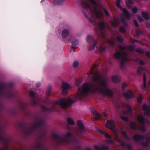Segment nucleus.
I'll list each match as a JSON object with an SVG mask.
<instances>
[{
	"instance_id": "44",
	"label": "nucleus",
	"mask_w": 150,
	"mask_h": 150,
	"mask_svg": "<svg viewBox=\"0 0 150 150\" xmlns=\"http://www.w3.org/2000/svg\"><path fill=\"white\" fill-rule=\"evenodd\" d=\"M18 127L21 128L23 129L25 127V126L24 123L20 122L19 124Z\"/></svg>"
},
{
	"instance_id": "43",
	"label": "nucleus",
	"mask_w": 150,
	"mask_h": 150,
	"mask_svg": "<svg viewBox=\"0 0 150 150\" xmlns=\"http://www.w3.org/2000/svg\"><path fill=\"white\" fill-rule=\"evenodd\" d=\"M143 99L142 95L140 94L137 98V100L139 103H141Z\"/></svg>"
},
{
	"instance_id": "53",
	"label": "nucleus",
	"mask_w": 150,
	"mask_h": 150,
	"mask_svg": "<svg viewBox=\"0 0 150 150\" xmlns=\"http://www.w3.org/2000/svg\"><path fill=\"white\" fill-rule=\"evenodd\" d=\"M127 109L128 112L129 113H131L132 112V110L131 108L129 107V106H127Z\"/></svg>"
},
{
	"instance_id": "62",
	"label": "nucleus",
	"mask_w": 150,
	"mask_h": 150,
	"mask_svg": "<svg viewBox=\"0 0 150 150\" xmlns=\"http://www.w3.org/2000/svg\"><path fill=\"white\" fill-rule=\"evenodd\" d=\"M121 21L123 24L126 22L125 18L124 17H122L121 19Z\"/></svg>"
},
{
	"instance_id": "9",
	"label": "nucleus",
	"mask_w": 150,
	"mask_h": 150,
	"mask_svg": "<svg viewBox=\"0 0 150 150\" xmlns=\"http://www.w3.org/2000/svg\"><path fill=\"white\" fill-rule=\"evenodd\" d=\"M127 53L125 51L121 52L119 51H117L113 54V56L115 58L117 59H120L124 58V56Z\"/></svg>"
},
{
	"instance_id": "12",
	"label": "nucleus",
	"mask_w": 150,
	"mask_h": 150,
	"mask_svg": "<svg viewBox=\"0 0 150 150\" xmlns=\"http://www.w3.org/2000/svg\"><path fill=\"white\" fill-rule=\"evenodd\" d=\"M62 89V93L63 95H66L68 93V90L70 88L71 86L66 83H63L61 85Z\"/></svg>"
},
{
	"instance_id": "59",
	"label": "nucleus",
	"mask_w": 150,
	"mask_h": 150,
	"mask_svg": "<svg viewBox=\"0 0 150 150\" xmlns=\"http://www.w3.org/2000/svg\"><path fill=\"white\" fill-rule=\"evenodd\" d=\"M136 33L137 35H139L142 33V31L138 29L136 30Z\"/></svg>"
},
{
	"instance_id": "11",
	"label": "nucleus",
	"mask_w": 150,
	"mask_h": 150,
	"mask_svg": "<svg viewBox=\"0 0 150 150\" xmlns=\"http://www.w3.org/2000/svg\"><path fill=\"white\" fill-rule=\"evenodd\" d=\"M77 124L79 127V128L77 129L78 133L81 134L84 132L85 129L82 121L81 120H79L77 122Z\"/></svg>"
},
{
	"instance_id": "4",
	"label": "nucleus",
	"mask_w": 150,
	"mask_h": 150,
	"mask_svg": "<svg viewBox=\"0 0 150 150\" xmlns=\"http://www.w3.org/2000/svg\"><path fill=\"white\" fill-rule=\"evenodd\" d=\"M53 137L54 141L58 145L62 144L64 142L69 143L70 139H71L72 142H77L78 140L77 137L70 132L67 133L66 135H64L63 137L56 134H53Z\"/></svg>"
},
{
	"instance_id": "41",
	"label": "nucleus",
	"mask_w": 150,
	"mask_h": 150,
	"mask_svg": "<svg viewBox=\"0 0 150 150\" xmlns=\"http://www.w3.org/2000/svg\"><path fill=\"white\" fill-rule=\"evenodd\" d=\"M117 40L120 43H122L124 41L123 38L120 36H118L116 37Z\"/></svg>"
},
{
	"instance_id": "46",
	"label": "nucleus",
	"mask_w": 150,
	"mask_h": 150,
	"mask_svg": "<svg viewBox=\"0 0 150 150\" xmlns=\"http://www.w3.org/2000/svg\"><path fill=\"white\" fill-rule=\"evenodd\" d=\"M137 16L138 20L139 21V22L141 23L144 21L143 19L141 17V16H140L139 15H137Z\"/></svg>"
},
{
	"instance_id": "5",
	"label": "nucleus",
	"mask_w": 150,
	"mask_h": 150,
	"mask_svg": "<svg viewBox=\"0 0 150 150\" xmlns=\"http://www.w3.org/2000/svg\"><path fill=\"white\" fill-rule=\"evenodd\" d=\"M87 41L88 43L90 44L89 49L90 50H93L95 48L98 42V39H95L92 35H88V36Z\"/></svg>"
},
{
	"instance_id": "1",
	"label": "nucleus",
	"mask_w": 150,
	"mask_h": 150,
	"mask_svg": "<svg viewBox=\"0 0 150 150\" xmlns=\"http://www.w3.org/2000/svg\"><path fill=\"white\" fill-rule=\"evenodd\" d=\"M99 66L98 63L97 62L94 63L91 67L89 72L90 75H94L92 80L94 82H97L100 80L98 83V85L94 86L92 83H86L83 85L82 88L79 86L82 83V81L80 79H78L76 81V86L78 87L79 93L77 96H71L68 98V101L64 98H62L57 101H52L51 103L53 106L50 108L46 107L44 105L41 106V109L44 111L51 113L56 110V105H59L61 107L65 109L67 107L70 105L78 99L81 100L83 98L86 97L91 93H93L97 91H99L109 98L112 97L113 94V92L109 88L108 85V79L104 77L102 79L101 75L99 74L98 71L96 67Z\"/></svg>"
},
{
	"instance_id": "10",
	"label": "nucleus",
	"mask_w": 150,
	"mask_h": 150,
	"mask_svg": "<svg viewBox=\"0 0 150 150\" xmlns=\"http://www.w3.org/2000/svg\"><path fill=\"white\" fill-rule=\"evenodd\" d=\"M29 93L30 96L32 97L30 101L31 104L33 105H39V101L35 98V92L32 91H30Z\"/></svg>"
},
{
	"instance_id": "49",
	"label": "nucleus",
	"mask_w": 150,
	"mask_h": 150,
	"mask_svg": "<svg viewBox=\"0 0 150 150\" xmlns=\"http://www.w3.org/2000/svg\"><path fill=\"white\" fill-rule=\"evenodd\" d=\"M125 66V61L124 60H122L121 61L120 64V67L121 69H123Z\"/></svg>"
},
{
	"instance_id": "2",
	"label": "nucleus",
	"mask_w": 150,
	"mask_h": 150,
	"mask_svg": "<svg viewBox=\"0 0 150 150\" xmlns=\"http://www.w3.org/2000/svg\"><path fill=\"white\" fill-rule=\"evenodd\" d=\"M81 5L83 9V11L85 17L88 19L89 21L92 24L96 25V20L95 17L98 18L100 17L97 7H92L89 2L84 1H81Z\"/></svg>"
},
{
	"instance_id": "56",
	"label": "nucleus",
	"mask_w": 150,
	"mask_h": 150,
	"mask_svg": "<svg viewBox=\"0 0 150 150\" xmlns=\"http://www.w3.org/2000/svg\"><path fill=\"white\" fill-rule=\"evenodd\" d=\"M89 1L93 4L95 5L96 7H98V4L95 0H89Z\"/></svg>"
},
{
	"instance_id": "47",
	"label": "nucleus",
	"mask_w": 150,
	"mask_h": 150,
	"mask_svg": "<svg viewBox=\"0 0 150 150\" xmlns=\"http://www.w3.org/2000/svg\"><path fill=\"white\" fill-rule=\"evenodd\" d=\"M79 64V62L77 61H75L73 64V67L74 68H76Z\"/></svg>"
},
{
	"instance_id": "7",
	"label": "nucleus",
	"mask_w": 150,
	"mask_h": 150,
	"mask_svg": "<svg viewBox=\"0 0 150 150\" xmlns=\"http://www.w3.org/2000/svg\"><path fill=\"white\" fill-rule=\"evenodd\" d=\"M99 27L96 29V33L102 37H103L104 33L103 30L105 28V23L103 21H101L99 23Z\"/></svg>"
},
{
	"instance_id": "32",
	"label": "nucleus",
	"mask_w": 150,
	"mask_h": 150,
	"mask_svg": "<svg viewBox=\"0 0 150 150\" xmlns=\"http://www.w3.org/2000/svg\"><path fill=\"white\" fill-rule=\"evenodd\" d=\"M6 97L8 99H11L15 98L14 94L11 92H8L6 94Z\"/></svg>"
},
{
	"instance_id": "31",
	"label": "nucleus",
	"mask_w": 150,
	"mask_h": 150,
	"mask_svg": "<svg viewBox=\"0 0 150 150\" xmlns=\"http://www.w3.org/2000/svg\"><path fill=\"white\" fill-rule=\"evenodd\" d=\"M133 4V2L132 0H128V1L126 2V5L129 9L132 8V5Z\"/></svg>"
},
{
	"instance_id": "19",
	"label": "nucleus",
	"mask_w": 150,
	"mask_h": 150,
	"mask_svg": "<svg viewBox=\"0 0 150 150\" xmlns=\"http://www.w3.org/2000/svg\"><path fill=\"white\" fill-rule=\"evenodd\" d=\"M90 110L91 112L94 115L96 120L99 119L100 117V115L97 112L94 108H91Z\"/></svg>"
},
{
	"instance_id": "35",
	"label": "nucleus",
	"mask_w": 150,
	"mask_h": 150,
	"mask_svg": "<svg viewBox=\"0 0 150 150\" xmlns=\"http://www.w3.org/2000/svg\"><path fill=\"white\" fill-rule=\"evenodd\" d=\"M52 87L51 86H48L46 91V94L48 98L50 96V94L51 93V91H52Z\"/></svg>"
},
{
	"instance_id": "58",
	"label": "nucleus",
	"mask_w": 150,
	"mask_h": 150,
	"mask_svg": "<svg viewBox=\"0 0 150 150\" xmlns=\"http://www.w3.org/2000/svg\"><path fill=\"white\" fill-rule=\"evenodd\" d=\"M133 22L134 23L135 25V26L137 27H139V24L137 23V21L136 20L134 19L133 20Z\"/></svg>"
},
{
	"instance_id": "45",
	"label": "nucleus",
	"mask_w": 150,
	"mask_h": 150,
	"mask_svg": "<svg viewBox=\"0 0 150 150\" xmlns=\"http://www.w3.org/2000/svg\"><path fill=\"white\" fill-rule=\"evenodd\" d=\"M119 47L121 51V52L125 51L124 50H126V47H125L121 45H120L119 46Z\"/></svg>"
},
{
	"instance_id": "63",
	"label": "nucleus",
	"mask_w": 150,
	"mask_h": 150,
	"mask_svg": "<svg viewBox=\"0 0 150 150\" xmlns=\"http://www.w3.org/2000/svg\"><path fill=\"white\" fill-rule=\"evenodd\" d=\"M145 54L147 57L150 58V52L149 51H147L146 52Z\"/></svg>"
},
{
	"instance_id": "52",
	"label": "nucleus",
	"mask_w": 150,
	"mask_h": 150,
	"mask_svg": "<svg viewBox=\"0 0 150 150\" xmlns=\"http://www.w3.org/2000/svg\"><path fill=\"white\" fill-rule=\"evenodd\" d=\"M103 10L105 15L108 17L110 16V14L107 10L105 8H103Z\"/></svg>"
},
{
	"instance_id": "40",
	"label": "nucleus",
	"mask_w": 150,
	"mask_h": 150,
	"mask_svg": "<svg viewBox=\"0 0 150 150\" xmlns=\"http://www.w3.org/2000/svg\"><path fill=\"white\" fill-rule=\"evenodd\" d=\"M135 50L136 52H138V53L140 54H143L144 53V52L143 50L142 49H141L140 48L136 49Z\"/></svg>"
},
{
	"instance_id": "21",
	"label": "nucleus",
	"mask_w": 150,
	"mask_h": 150,
	"mask_svg": "<svg viewBox=\"0 0 150 150\" xmlns=\"http://www.w3.org/2000/svg\"><path fill=\"white\" fill-rule=\"evenodd\" d=\"M137 120L138 121L141 125H145L146 120L142 115L138 116Z\"/></svg>"
},
{
	"instance_id": "39",
	"label": "nucleus",
	"mask_w": 150,
	"mask_h": 150,
	"mask_svg": "<svg viewBox=\"0 0 150 150\" xmlns=\"http://www.w3.org/2000/svg\"><path fill=\"white\" fill-rule=\"evenodd\" d=\"M119 31L122 33H124L126 31V28L124 26H121L120 27Z\"/></svg>"
},
{
	"instance_id": "50",
	"label": "nucleus",
	"mask_w": 150,
	"mask_h": 150,
	"mask_svg": "<svg viewBox=\"0 0 150 150\" xmlns=\"http://www.w3.org/2000/svg\"><path fill=\"white\" fill-rule=\"evenodd\" d=\"M129 50L132 52H133L135 50V47L132 45L129 46Z\"/></svg>"
},
{
	"instance_id": "20",
	"label": "nucleus",
	"mask_w": 150,
	"mask_h": 150,
	"mask_svg": "<svg viewBox=\"0 0 150 150\" xmlns=\"http://www.w3.org/2000/svg\"><path fill=\"white\" fill-rule=\"evenodd\" d=\"M94 147L95 150H108L109 149L108 147L104 145H102L101 146L95 145Z\"/></svg>"
},
{
	"instance_id": "42",
	"label": "nucleus",
	"mask_w": 150,
	"mask_h": 150,
	"mask_svg": "<svg viewBox=\"0 0 150 150\" xmlns=\"http://www.w3.org/2000/svg\"><path fill=\"white\" fill-rule=\"evenodd\" d=\"M139 129L142 132H145L146 131V129L145 125H141Z\"/></svg>"
},
{
	"instance_id": "22",
	"label": "nucleus",
	"mask_w": 150,
	"mask_h": 150,
	"mask_svg": "<svg viewBox=\"0 0 150 150\" xmlns=\"http://www.w3.org/2000/svg\"><path fill=\"white\" fill-rule=\"evenodd\" d=\"M96 47L97 48V52L98 53H101L105 52L108 47L107 46H103V45H101L99 47Z\"/></svg>"
},
{
	"instance_id": "23",
	"label": "nucleus",
	"mask_w": 150,
	"mask_h": 150,
	"mask_svg": "<svg viewBox=\"0 0 150 150\" xmlns=\"http://www.w3.org/2000/svg\"><path fill=\"white\" fill-rule=\"evenodd\" d=\"M98 131L100 134L104 135L106 138L109 139L112 138V137L105 132L101 130H98Z\"/></svg>"
},
{
	"instance_id": "16",
	"label": "nucleus",
	"mask_w": 150,
	"mask_h": 150,
	"mask_svg": "<svg viewBox=\"0 0 150 150\" xmlns=\"http://www.w3.org/2000/svg\"><path fill=\"white\" fill-rule=\"evenodd\" d=\"M35 147L38 150H46L47 149L42 142H40L37 143L35 144Z\"/></svg>"
},
{
	"instance_id": "29",
	"label": "nucleus",
	"mask_w": 150,
	"mask_h": 150,
	"mask_svg": "<svg viewBox=\"0 0 150 150\" xmlns=\"http://www.w3.org/2000/svg\"><path fill=\"white\" fill-rule=\"evenodd\" d=\"M130 128L132 129L135 130L137 129V126L135 122H132L131 123L129 124Z\"/></svg>"
},
{
	"instance_id": "24",
	"label": "nucleus",
	"mask_w": 150,
	"mask_h": 150,
	"mask_svg": "<svg viewBox=\"0 0 150 150\" xmlns=\"http://www.w3.org/2000/svg\"><path fill=\"white\" fill-rule=\"evenodd\" d=\"M110 23L113 27L116 28L118 25V20L117 18H114L113 20L110 21Z\"/></svg>"
},
{
	"instance_id": "14",
	"label": "nucleus",
	"mask_w": 150,
	"mask_h": 150,
	"mask_svg": "<svg viewBox=\"0 0 150 150\" xmlns=\"http://www.w3.org/2000/svg\"><path fill=\"white\" fill-rule=\"evenodd\" d=\"M107 127L112 130H114L115 128L114 122L113 120H108L106 122Z\"/></svg>"
},
{
	"instance_id": "51",
	"label": "nucleus",
	"mask_w": 150,
	"mask_h": 150,
	"mask_svg": "<svg viewBox=\"0 0 150 150\" xmlns=\"http://www.w3.org/2000/svg\"><path fill=\"white\" fill-rule=\"evenodd\" d=\"M106 142L108 143L113 144L114 143V141L112 139L107 140L106 141Z\"/></svg>"
},
{
	"instance_id": "33",
	"label": "nucleus",
	"mask_w": 150,
	"mask_h": 150,
	"mask_svg": "<svg viewBox=\"0 0 150 150\" xmlns=\"http://www.w3.org/2000/svg\"><path fill=\"white\" fill-rule=\"evenodd\" d=\"M67 122L70 125H74L75 122L72 118L71 117H69L67 119Z\"/></svg>"
},
{
	"instance_id": "26",
	"label": "nucleus",
	"mask_w": 150,
	"mask_h": 150,
	"mask_svg": "<svg viewBox=\"0 0 150 150\" xmlns=\"http://www.w3.org/2000/svg\"><path fill=\"white\" fill-rule=\"evenodd\" d=\"M69 35V32L67 29H64L62 33V36L63 38L67 37Z\"/></svg>"
},
{
	"instance_id": "38",
	"label": "nucleus",
	"mask_w": 150,
	"mask_h": 150,
	"mask_svg": "<svg viewBox=\"0 0 150 150\" xmlns=\"http://www.w3.org/2000/svg\"><path fill=\"white\" fill-rule=\"evenodd\" d=\"M121 133L124 136L125 139H127L128 140H130L126 132L122 131L121 132Z\"/></svg>"
},
{
	"instance_id": "55",
	"label": "nucleus",
	"mask_w": 150,
	"mask_h": 150,
	"mask_svg": "<svg viewBox=\"0 0 150 150\" xmlns=\"http://www.w3.org/2000/svg\"><path fill=\"white\" fill-rule=\"evenodd\" d=\"M127 147L126 148L128 150H133V148L132 146L129 144H127Z\"/></svg>"
},
{
	"instance_id": "3",
	"label": "nucleus",
	"mask_w": 150,
	"mask_h": 150,
	"mask_svg": "<svg viewBox=\"0 0 150 150\" xmlns=\"http://www.w3.org/2000/svg\"><path fill=\"white\" fill-rule=\"evenodd\" d=\"M35 124L33 125L31 127H27L26 134L30 135L34 132L37 131L38 128H39L40 136L42 137L45 136L46 134V131L42 128L44 124L42 118L39 116L35 118Z\"/></svg>"
},
{
	"instance_id": "57",
	"label": "nucleus",
	"mask_w": 150,
	"mask_h": 150,
	"mask_svg": "<svg viewBox=\"0 0 150 150\" xmlns=\"http://www.w3.org/2000/svg\"><path fill=\"white\" fill-rule=\"evenodd\" d=\"M131 9H132V12L134 13H136L138 11V9L136 7H134Z\"/></svg>"
},
{
	"instance_id": "34",
	"label": "nucleus",
	"mask_w": 150,
	"mask_h": 150,
	"mask_svg": "<svg viewBox=\"0 0 150 150\" xmlns=\"http://www.w3.org/2000/svg\"><path fill=\"white\" fill-rule=\"evenodd\" d=\"M5 89V86L4 84H0V96L3 94Z\"/></svg>"
},
{
	"instance_id": "17",
	"label": "nucleus",
	"mask_w": 150,
	"mask_h": 150,
	"mask_svg": "<svg viewBox=\"0 0 150 150\" xmlns=\"http://www.w3.org/2000/svg\"><path fill=\"white\" fill-rule=\"evenodd\" d=\"M145 137V136L137 134L133 136V139L136 142H142L144 140Z\"/></svg>"
},
{
	"instance_id": "48",
	"label": "nucleus",
	"mask_w": 150,
	"mask_h": 150,
	"mask_svg": "<svg viewBox=\"0 0 150 150\" xmlns=\"http://www.w3.org/2000/svg\"><path fill=\"white\" fill-rule=\"evenodd\" d=\"M127 86V85L125 83H124L122 85V90L124 92L125 91V89L126 86Z\"/></svg>"
},
{
	"instance_id": "28",
	"label": "nucleus",
	"mask_w": 150,
	"mask_h": 150,
	"mask_svg": "<svg viewBox=\"0 0 150 150\" xmlns=\"http://www.w3.org/2000/svg\"><path fill=\"white\" fill-rule=\"evenodd\" d=\"M116 140L118 143L121 144V146L122 147H125L126 148L127 147V144H128L126 143L124 140H121L120 139H117Z\"/></svg>"
},
{
	"instance_id": "25",
	"label": "nucleus",
	"mask_w": 150,
	"mask_h": 150,
	"mask_svg": "<svg viewBox=\"0 0 150 150\" xmlns=\"http://www.w3.org/2000/svg\"><path fill=\"white\" fill-rule=\"evenodd\" d=\"M142 16L145 19L147 20L150 19V17L149 15L148 14L147 12L142 11Z\"/></svg>"
},
{
	"instance_id": "37",
	"label": "nucleus",
	"mask_w": 150,
	"mask_h": 150,
	"mask_svg": "<svg viewBox=\"0 0 150 150\" xmlns=\"http://www.w3.org/2000/svg\"><path fill=\"white\" fill-rule=\"evenodd\" d=\"M143 71V68L142 67H138L137 69V72L138 74L141 75L142 74Z\"/></svg>"
},
{
	"instance_id": "54",
	"label": "nucleus",
	"mask_w": 150,
	"mask_h": 150,
	"mask_svg": "<svg viewBox=\"0 0 150 150\" xmlns=\"http://www.w3.org/2000/svg\"><path fill=\"white\" fill-rule=\"evenodd\" d=\"M121 118L126 122H127L128 121L129 119L127 117L125 116H121Z\"/></svg>"
},
{
	"instance_id": "64",
	"label": "nucleus",
	"mask_w": 150,
	"mask_h": 150,
	"mask_svg": "<svg viewBox=\"0 0 150 150\" xmlns=\"http://www.w3.org/2000/svg\"><path fill=\"white\" fill-rule=\"evenodd\" d=\"M146 142L148 144L150 142V137H147L146 139Z\"/></svg>"
},
{
	"instance_id": "13",
	"label": "nucleus",
	"mask_w": 150,
	"mask_h": 150,
	"mask_svg": "<svg viewBox=\"0 0 150 150\" xmlns=\"http://www.w3.org/2000/svg\"><path fill=\"white\" fill-rule=\"evenodd\" d=\"M142 110L145 111L144 114L150 117V106H148L146 104H144L142 106Z\"/></svg>"
},
{
	"instance_id": "30",
	"label": "nucleus",
	"mask_w": 150,
	"mask_h": 150,
	"mask_svg": "<svg viewBox=\"0 0 150 150\" xmlns=\"http://www.w3.org/2000/svg\"><path fill=\"white\" fill-rule=\"evenodd\" d=\"M112 81L114 83H117L120 82V80L117 76H113L111 77Z\"/></svg>"
},
{
	"instance_id": "15",
	"label": "nucleus",
	"mask_w": 150,
	"mask_h": 150,
	"mask_svg": "<svg viewBox=\"0 0 150 150\" xmlns=\"http://www.w3.org/2000/svg\"><path fill=\"white\" fill-rule=\"evenodd\" d=\"M3 130L0 128V142L4 144H6L8 141V139L6 136L3 135Z\"/></svg>"
},
{
	"instance_id": "27",
	"label": "nucleus",
	"mask_w": 150,
	"mask_h": 150,
	"mask_svg": "<svg viewBox=\"0 0 150 150\" xmlns=\"http://www.w3.org/2000/svg\"><path fill=\"white\" fill-rule=\"evenodd\" d=\"M143 80H144V82H143L144 85H142V89L144 90V89H145V88H146V74L145 73H143Z\"/></svg>"
},
{
	"instance_id": "8",
	"label": "nucleus",
	"mask_w": 150,
	"mask_h": 150,
	"mask_svg": "<svg viewBox=\"0 0 150 150\" xmlns=\"http://www.w3.org/2000/svg\"><path fill=\"white\" fill-rule=\"evenodd\" d=\"M68 40L72 43L70 52H71L72 49L75 50L78 45L79 42L78 40L72 36H70Z\"/></svg>"
},
{
	"instance_id": "36",
	"label": "nucleus",
	"mask_w": 150,
	"mask_h": 150,
	"mask_svg": "<svg viewBox=\"0 0 150 150\" xmlns=\"http://www.w3.org/2000/svg\"><path fill=\"white\" fill-rule=\"evenodd\" d=\"M108 42L110 47H113L115 44L114 41L110 39L108 40Z\"/></svg>"
},
{
	"instance_id": "60",
	"label": "nucleus",
	"mask_w": 150,
	"mask_h": 150,
	"mask_svg": "<svg viewBox=\"0 0 150 150\" xmlns=\"http://www.w3.org/2000/svg\"><path fill=\"white\" fill-rule=\"evenodd\" d=\"M143 146H148V143L146 142H143L142 143Z\"/></svg>"
},
{
	"instance_id": "6",
	"label": "nucleus",
	"mask_w": 150,
	"mask_h": 150,
	"mask_svg": "<svg viewBox=\"0 0 150 150\" xmlns=\"http://www.w3.org/2000/svg\"><path fill=\"white\" fill-rule=\"evenodd\" d=\"M121 1V0H117L116 3L117 6L120 10H122L125 17L127 19L129 20L130 18L131 15L129 13L128 11L125 8H122L120 4Z\"/></svg>"
},
{
	"instance_id": "18",
	"label": "nucleus",
	"mask_w": 150,
	"mask_h": 150,
	"mask_svg": "<svg viewBox=\"0 0 150 150\" xmlns=\"http://www.w3.org/2000/svg\"><path fill=\"white\" fill-rule=\"evenodd\" d=\"M123 94L126 98L130 99L134 97V96L132 92L129 90L126 92L124 93Z\"/></svg>"
},
{
	"instance_id": "61",
	"label": "nucleus",
	"mask_w": 150,
	"mask_h": 150,
	"mask_svg": "<svg viewBox=\"0 0 150 150\" xmlns=\"http://www.w3.org/2000/svg\"><path fill=\"white\" fill-rule=\"evenodd\" d=\"M131 41L132 43H134V42L139 43V41L135 39H132L131 40Z\"/></svg>"
}]
</instances>
